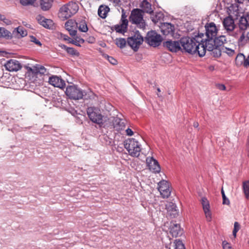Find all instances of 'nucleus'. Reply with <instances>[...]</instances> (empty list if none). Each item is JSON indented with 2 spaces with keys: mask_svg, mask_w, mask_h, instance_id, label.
<instances>
[{
  "mask_svg": "<svg viewBox=\"0 0 249 249\" xmlns=\"http://www.w3.org/2000/svg\"><path fill=\"white\" fill-rule=\"evenodd\" d=\"M203 34L198 35L195 37L185 36L180 39L181 45V51L185 52L191 54L197 53L199 50L200 43L202 42V37Z\"/></svg>",
  "mask_w": 249,
  "mask_h": 249,
  "instance_id": "obj_1",
  "label": "nucleus"
},
{
  "mask_svg": "<svg viewBox=\"0 0 249 249\" xmlns=\"http://www.w3.org/2000/svg\"><path fill=\"white\" fill-rule=\"evenodd\" d=\"M66 94L70 98L73 100H79L84 96H87V98H92L94 97V94L90 89L85 91L75 85H70L67 87Z\"/></svg>",
  "mask_w": 249,
  "mask_h": 249,
  "instance_id": "obj_2",
  "label": "nucleus"
},
{
  "mask_svg": "<svg viewBox=\"0 0 249 249\" xmlns=\"http://www.w3.org/2000/svg\"><path fill=\"white\" fill-rule=\"evenodd\" d=\"M78 9L79 6L77 3L69 2L60 8L58 17L62 20H66L76 14Z\"/></svg>",
  "mask_w": 249,
  "mask_h": 249,
  "instance_id": "obj_3",
  "label": "nucleus"
},
{
  "mask_svg": "<svg viewBox=\"0 0 249 249\" xmlns=\"http://www.w3.org/2000/svg\"><path fill=\"white\" fill-rule=\"evenodd\" d=\"M129 20L132 24H136L138 27L144 29L146 23L143 19L142 10L139 8L133 9L129 16Z\"/></svg>",
  "mask_w": 249,
  "mask_h": 249,
  "instance_id": "obj_4",
  "label": "nucleus"
},
{
  "mask_svg": "<svg viewBox=\"0 0 249 249\" xmlns=\"http://www.w3.org/2000/svg\"><path fill=\"white\" fill-rule=\"evenodd\" d=\"M87 114L92 122L101 124L104 127L108 118L107 117L103 116L100 112V110L98 108L93 107L88 108Z\"/></svg>",
  "mask_w": 249,
  "mask_h": 249,
  "instance_id": "obj_5",
  "label": "nucleus"
},
{
  "mask_svg": "<svg viewBox=\"0 0 249 249\" xmlns=\"http://www.w3.org/2000/svg\"><path fill=\"white\" fill-rule=\"evenodd\" d=\"M124 146L131 156L138 157L140 155L141 151V145L134 139L126 140L124 142Z\"/></svg>",
  "mask_w": 249,
  "mask_h": 249,
  "instance_id": "obj_6",
  "label": "nucleus"
},
{
  "mask_svg": "<svg viewBox=\"0 0 249 249\" xmlns=\"http://www.w3.org/2000/svg\"><path fill=\"white\" fill-rule=\"evenodd\" d=\"M162 39V37L160 34L152 30L147 33L144 40L149 46L156 47L160 45Z\"/></svg>",
  "mask_w": 249,
  "mask_h": 249,
  "instance_id": "obj_7",
  "label": "nucleus"
},
{
  "mask_svg": "<svg viewBox=\"0 0 249 249\" xmlns=\"http://www.w3.org/2000/svg\"><path fill=\"white\" fill-rule=\"evenodd\" d=\"M144 39L139 31L135 32L134 35L127 39V43L134 51H137Z\"/></svg>",
  "mask_w": 249,
  "mask_h": 249,
  "instance_id": "obj_8",
  "label": "nucleus"
},
{
  "mask_svg": "<svg viewBox=\"0 0 249 249\" xmlns=\"http://www.w3.org/2000/svg\"><path fill=\"white\" fill-rule=\"evenodd\" d=\"M112 126L116 130L119 131L125 127L124 121L118 117H110L108 118L104 127Z\"/></svg>",
  "mask_w": 249,
  "mask_h": 249,
  "instance_id": "obj_9",
  "label": "nucleus"
},
{
  "mask_svg": "<svg viewBox=\"0 0 249 249\" xmlns=\"http://www.w3.org/2000/svg\"><path fill=\"white\" fill-rule=\"evenodd\" d=\"M216 46L213 38H207L205 41H203L202 38V42L200 43L199 50L198 51V55L200 57L205 55L206 50L211 51L213 49L214 47Z\"/></svg>",
  "mask_w": 249,
  "mask_h": 249,
  "instance_id": "obj_10",
  "label": "nucleus"
},
{
  "mask_svg": "<svg viewBox=\"0 0 249 249\" xmlns=\"http://www.w3.org/2000/svg\"><path fill=\"white\" fill-rule=\"evenodd\" d=\"M128 21L127 19V15L124 9L122 10V16L120 23L116 24L112 27V29L116 32L124 34L127 31Z\"/></svg>",
  "mask_w": 249,
  "mask_h": 249,
  "instance_id": "obj_11",
  "label": "nucleus"
},
{
  "mask_svg": "<svg viewBox=\"0 0 249 249\" xmlns=\"http://www.w3.org/2000/svg\"><path fill=\"white\" fill-rule=\"evenodd\" d=\"M25 68L29 75H47L49 74V70L39 64H36L32 67L25 66Z\"/></svg>",
  "mask_w": 249,
  "mask_h": 249,
  "instance_id": "obj_12",
  "label": "nucleus"
},
{
  "mask_svg": "<svg viewBox=\"0 0 249 249\" xmlns=\"http://www.w3.org/2000/svg\"><path fill=\"white\" fill-rule=\"evenodd\" d=\"M219 26H216L213 22L207 23L205 25V34L207 37L208 38H215L219 30Z\"/></svg>",
  "mask_w": 249,
  "mask_h": 249,
  "instance_id": "obj_13",
  "label": "nucleus"
},
{
  "mask_svg": "<svg viewBox=\"0 0 249 249\" xmlns=\"http://www.w3.org/2000/svg\"><path fill=\"white\" fill-rule=\"evenodd\" d=\"M158 190L163 198H168L171 194L169 183L165 180H162L158 183Z\"/></svg>",
  "mask_w": 249,
  "mask_h": 249,
  "instance_id": "obj_14",
  "label": "nucleus"
},
{
  "mask_svg": "<svg viewBox=\"0 0 249 249\" xmlns=\"http://www.w3.org/2000/svg\"><path fill=\"white\" fill-rule=\"evenodd\" d=\"M163 46L172 52L181 51L180 39L179 40H168L163 42Z\"/></svg>",
  "mask_w": 249,
  "mask_h": 249,
  "instance_id": "obj_15",
  "label": "nucleus"
},
{
  "mask_svg": "<svg viewBox=\"0 0 249 249\" xmlns=\"http://www.w3.org/2000/svg\"><path fill=\"white\" fill-rule=\"evenodd\" d=\"M160 28L161 32L164 36H173L174 35L175 27L174 25L170 23H161Z\"/></svg>",
  "mask_w": 249,
  "mask_h": 249,
  "instance_id": "obj_16",
  "label": "nucleus"
},
{
  "mask_svg": "<svg viewBox=\"0 0 249 249\" xmlns=\"http://www.w3.org/2000/svg\"><path fill=\"white\" fill-rule=\"evenodd\" d=\"M169 230L170 234H171L173 237L180 236L183 234V229L181 228L179 224L171 222L170 223Z\"/></svg>",
  "mask_w": 249,
  "mask_h": 249,
  "instance_id": "obj_17",
  "label": "nucleus"
},
{
  "mask_svg": "<svg viewBox=\"0 0 249 249\" xmlns=\"http://www.w3.org/2000/svg\"><path fill=\"white\" fill-rule=\"evenodd\" d=\"M6 69L9 71H17L22 68L21 64L17 60L10 59L4 65Z\"/></svg>",
  "mask_w": 249,
  "mask_h": 249,
  "instance_id": "obj_18",
  "label": "nucleus"
},
{
  "mask_svg": "<svg viewBox=\"0 0 249 249\" xmlns=\"http://www.w3.org/2000/svg\"><path fill=\"white\" fill-rule=\"evenodd\" d=\"M222 24L225 30L229 33L232 32L235 27L234 21L231 16L224 18L222 21Z\"/></svg>",
  "mask_w": 249,
  "mask_h": 249,
  "instance_id": "obj_19",
  "label": "nucleus"
},
{
  "mask_svg": "<svg viewBox=\"0 0 249 249\" xmlns=\"http://www.w3.org/2000/svg\"><path fill=\"white\" fill-rule=\"evenodd\" d=\"M146 160L150 170L154 173H159L160 171V167L157 160L152 157H148Z\"/></svg>",
  "mask_w": 249,
  "mask_h": 249,
  "instance_id": "obj_20",
  "label": "nucleus"
},
{
  "mask_svg": "<svg viewBox=\"0 0 249 249\" xmlns=\"http://www.w3.org/2000/svg\"><path fill=\"white\" fill-rule=\"evenodd\" d=\"M166 209L167 214L172 218H175L179 214V210L176 203H167L166 204Z\"/></svg>",
  "mask_w": 249,
  "mask_h": 249,
  "instance_id": "obj_21",
  "label": "nucleus"
},
{
  "mask_svg": "<svg viewBox=\"0 0 249 249\" xmlns=\"http://www.w3.org/2000/svg\"><path fill=\"white\" fill-rule=\"evenodd\" d=\"M49 83L54 87L63 88L65 86V81L57 76H52L49 78Z\"/></svg>",
  "mask_w": 249,
  "mask_h": 249,
  "instance_id": "obj_22",
  "label": "nucleus"
},
{
  "mask_svg": "<svg viewBox=\"0 0 249 249\" xmlns=\"http://www.w3.org/2000/svg\"><path fill=\"white\" fill-rule=\"evenodd\" d=\"M36 18L39 23L46 28L50 29L53 25V20L46 18L45 17L41 15H38Z\"/></svg>",
  "mask_w": 249,
  "mask_h": 249,
  "instance_id": "obj_23",
  "label": "nucleus"
},
{
  "mask_svg": "<svg viewBox=\"0 0 249 249\" xmlns=\"http://www.w3.org/2000/svg\"><path fill=\"white\" fill-rule=\"evenodd\" d=\"M141 10H142V13H146L151 15L153 13V9L151 4L147 0H143L142 1L140 5Z\"/></svg>",
  "mask_w": 249,
  "mask_h": 249,
  "instance_id": "obj_24",
  "label": "nucleus"
},
{
  "mask_svg": "<svg viewBox=\"0 0 249 249\" xmlns=\"http://www.w3.org/2000/svg\"><path fill=\"white\" fill-rule=\"evenodd\" d=\"M239 27L241 31H245L249 27V15L240 18Z\"/></svg>",
  "mask_w": 249,
  "mask_h": 249,
  "instance_id": "obj_25",
  "label": "nucleus"
},
{
  "mask_svg": "<svg viewBox=\"0 0 249 249\" xmlns=\"http://www.w3.org/2000/svg\"><path fill=\"white\" fill-rule=\"evenodd\" d=\"M17 38H21L27 36V32L26 29L23 27L19 26L16 28L13 31L12 34Z\"/></svg>",
  "mask_w": 249,
  "mask_h": 249,
  "instance_id": "obj_26",
  "label": "nucleus"
},
{
  "mask_svg": "<svg viewBox=\"0 0 249 249\" xmlns=\"http://www.w3.org/2000/svg\"><path fill=\"white\" fill-rule=\"evenodd\" d=\"M215 42V44L216 47H223L224 44L226 43L227 39L225 36L220 35L218 36H216L215 38H213Z\"/></svg>",
  "mask_w": 249,
  "mask_h": 249,
  "instance_id": "obj_27",
  "label": "nucleus"
},
{
  "mask_svg": "<svg viewBox=\"0 0 249 249\" xmlns=\"http://www.w3.org/2000/svg\"><path fill=\"white\" fill-rule=\"evenodd\" d=\"M109 11L108 7L104 5H101L98 10V14L99 17L102 18H105L107 17V14Z\"/></svg>",
  "mask_w": 249,
  "mask_h": 249,
  "instance_id": "obj_28",
  "label": "nucleus"
},
{
  "mask_svg": "<svg viewBox=\"0 0 249 249\" xmlns=\"http://www.w3.org/2000/svg\"><path fill=\"white\" fill-rule=\"evenodd\" d=\"M203 209L207 220L210 221L212 219V214L210 211V203H202Z\"/></svg>",
  "mask_w": 249,
  "mask_h": 249,
  "instance_id": "obj_29",
  "label": "nucleus"
},
{
  "mask_svg": "<svg viewBox=\"0 0 249 249\" xmlns=\"http://www.w3.org/2000/svg\"><path fill=\"white\" fill-rule=\"evenodd\" d=\"M12 33L4 27H0V38H4L6 39L12 38Z\"/></svg>",
  "mask_w": 249,
  "mask_h": 249,
  "instance_id": "obj_30",
  "label": "nucleus"
},
{
  "mask_svg": "<svg viewBox=\"0 0 249 249\" xmlns=\"http://www.w3.org/2000/svg\"><path fill=\"white\" fill-rule=\"evenodd\" d=\"M53 0H41L40 6L43 11L48 10L52 5Z\"/></svg>",
  "mask_w": 249,
  "mask_h": 249,
  "instance_id": "obj_31",
  "label": "nucleus"
},
{
  "mask_svg": "<svg viewBox=\"0 0 249 249\" xmlns=\"http://www.w3.org/2000/svg\"><path fill=\"white\" fill-rule=\"evenodd\" d=\"M164 17V15L162 12H157L155 15L151 16V18L154 23H156L162 20Z\"/></svg>",
  "mask_w": 249,
  "mask_h": 249,
  "instance_id": "obj_32",
  "label": "nucleus"
},
{
  "mask_svg": "<svg viewBox=\"0 0 249 249\" xmlns=\"http://www.w3.org/2000/svg\"><path fill=\"white\" fill-rule=\"evenodd\" d=\"M241 35L238 39V43L239 45H244L247 43L248 38L246 37L245 34V31H240Z\"/></svg>",
  "mask_w": 249,
  "mask_h": 249,
  "instance_id": "obj_33",
  "label": "nucleus"
},
{
  "mask_svg": "<svg viewBox=\"0 0 249 249\" xmlns=\"http://www.w3.org/2000/svg\"><path fill=\"white\" fill-rule=\"evenodd\" d=\"M243 190L246 198H249V181L247 180L243 182Z\"/></svg>",
  "mask_w": 249,
  "mask_h": 249,
  "instance_id": "obj_34",
  "label": "nucleus"
},
{
  "mask_svg": "<svg viewBox=\"0 0 249 249\" xmlns=\"http://www.w3.org/2000/svg\"><path fill=\"white\" fill-rule=\"evenodd\" d=\"M222 51H223L222 47L215 46L213 49L210 52H212L211 54L213 57H218L221 56Z\"/></svg>",
  "mask_w": 249,
  "mask_h": 249,
  "instance_id": "obj_35",
  "label": "nucleus"
},
{
  "mask_svg": "<svg viewBox=\"0 0 249 249\" xmlns=\"http://www.w3.org/2000/svg\"><path fill=\"white\" fill-rule=\"evenodd\" d=\"M127 41L124 38H119L115 39V44L119 48L122 49L125 47Z\"/></svg>",
  "mask_w": 249,
  "mask_h": 249,
  "instance_id": "obj_36",
  "label": "nucleus"
},
{
  "mask_svg": "<svg viewBox=\"0 0 249 249\" xmlns=\"http://www.w3.org/2000/svg\"><path fill=\"white\" fill-rule=\"evenodd\" d=\"M65 25L66 30H68L75 27L76 26H78V23L72 20H69L66 22Z\"/></svg>",
  "mask_w": 249,
  "mask_h": 249,
  "instance_id": "obj_37",
  "label": "nucleus"
},
{
  "mask_svg": "<svg viewBox=\"0 0 249 249\" xmlns=\"http://www.w3.org/2000/svg\"><path fill=\"white\" fill-rule=\"evenodd\" d=\"M79 30L83 32H86L88 30L87 25L85 21H82L78 24Z\"/></svg>",
  "mask_w": 249,
  "mask_h": 249,
  "instance_id": "obj_38",
  "label": "nucleus"
},
{
  "mask_svg": "<svg viewBox=\"0 0 249 249\" xmlns=\"http://www.w3.org/2000/svg\"><path fill=\"white\" fill-rule=\"evenodd\" d=\"M244 59L245 55L242 53H239L235 58V62L238 65L243 64Z\"/></svg>",
  "mask_w": 249,
  "mask_h": 249,
  "instance_id": "obj_39",
  "label": "nucleus"
},
{
  "mask_svg": "<svg viewBox=\"0 0 249 249\" xmlns=\"http://www.w3.org/2000/svg\"><path fill=\"white\" fill-rule=\"evenodd\" d=\"M67 52L71 56H78L79 55V52L73 48L69 47L67 48Z\"/></svg>",
  "mask_w": 249,
  "mask_h": 249,
  "instance_id": "obj_40",
  "label": "nucleus"
},
{
  "mask_svg": "<svg viewBox=\"0 0 249 249\" xmlns=\"http://www.w3.org/2000/svg\"><path fill=\"white\" fill-rule=\"evenodd\" d=\"M175 249H185L184 245L182 241L180 240H176L174 242Z\"/></svg>",
  "mask_w": 249,
  "mask_h": 249,
  "instance_id": "obj_41",
  "label": "nucleus"
},
{
  "mask_svg": "<svg viewBox=\"0 0 249 249\" xmlns=\"http://www.w3.org/2000/svg\"><path fill=\"white\" fill-rule=\"evenodd\" d=\"M36 0H20V3L23 6L32 5Z\"/></svg>",
  "mask_w": 249,
  "mask_h": 249,
  "instance_id": "obj_42",
  "label": "nucleus"
},
{
  "mask_svg": "<svg viewBox=\"0 0 249 249\" xmlns=\"http://www.w3.org/2000/svg\"><path fill=\"white\" fill-rule=\"evenodd\" d=\"M0 20L3 22V23L6 25H10L12 24V21L5 17L3 15H1V18H0Z\"/></svg>",
  "mask_w": 249,
  "mask_h": 249,
  "instance_id": "obj_43",
  "label": "nucleus"
},
{
  "mask_svg": "<svg viewBox=\"0 0 249 249\" xmlns=\"http://www.w3.org/2000/svg\"><path fill=\"white\" fill-rule=\"evenodd\" d=\"M240 229V225L237 222H234V228L232 231V234L234 237L236 236V233Z\"/></svg>",
  "mask_w": 249,
  "mask_h": 249,
  "instance_id": "obj_44",
  "label": "nucleus"
},
{
  "mask_svg": "<svg viewBox=\"0 0 249 249\" xmlns=\"http://www.w3.org/2000/svg\"><path fill=\"white\" fill-rule=\"evenodd\" d=\"M222 50L223 52L227 53L230 56L233 55L235 53L234 50L228 48H224V47H222Z\"/></svg>",
  "mask_w": 249,
  "mask_h": 249,
  "instance_id": "obj_45",
  "label": "nucleus"
},
{
  "mask_svg": "<svg viewBox=\"0 0 249 249\" xmlns=\"http://www.w3.org/2000/svg\"><path fill=\"white\" fill-rule=\"evenodd\" d=\"M222 247L223 249H232L231 244L225 240L222 242Z\"/></svg>",
  "mask_w": 249,
  "mask_h": 249,
  "instance_id": "obj_46",
  "label": "nucleus"
},
{
  "mask_svg": "<svg viewBox=\"0 0 249 249\" xmlns=\"http://www.w3.org/2000/svg\"><path fill=\"white\" fill-rule=\"evenodd\" d=\"M30 40L31 42H34L35 44L38 45V46L41 45V42L38 40H37L36 37L33 36H30Z\"/></svg>",
  "mask_w": 249,
  "mask_h": 249,
  "instance_id": "obj_47",
  "label": "nucleus"
},
{
  "mask_svg": "<svg viewBox=\"0 0 249 249\" xmlns=\"http://www.w3.org/2000/svg\"><path fill=\"white\" fill-rule=\"evenodd\" d=\"M107 58L108 61L113 65H116L117 63V60L111 56L107 55Z\"/></svg>",
  "mask_w": 249,
  "mask_h": 249,
  "instance_id": "obj_48",
  "label": "nucleus"
},
{
  "mask_svg": "<svg viewBox=\"0 0 249 249\" xmlns=\"http://www.w3.org/2000/svg\"><path fill=\"white\" fill-rule=\"evenodd\" d=\"M68 31H69L70 35L72 36H75L76 35L77 32L76 30V27L72 29L68 30Z\"/></svg>",
  "mask_w": 249,
  "mask_h": 249,
  "instance_id": "obj_49",
  "label": "nucleus"
},
{
  "mask_svg": "<svg viewBox=\"0 0 249 249\" xmlns=\"http://www.w3.org/2000/svg\"><path fill=\"white\" fill-rule=\"evenodd\" d=\"M221 194H222V196L223 202H226L227 201H228V202H229V200L228 199V198L226 197V196H225V193L224 192L223 188H222V190H221Z\"/></svg>",
  "mask_w": 249,
  "mask_h": 249,
  "instance_id": "obj_50",
  "label": "nucleus"
},
{
  "mask_svg": "<svg viewBox=\"0 0 249 249\" xmlns=\"http://www.w3.org/2000/svg\"><path fill=\"white\" fill-rule=\"evenodd\" d=\"M243 65L247 67L249 66V55L247 57V58L245 57V59L243 63Z\"/></svg>",
  "mask_w": 249,
  "mask_h": 249,
  "instance_id": "obj_51",
  "label": "nucleus"
},
{
  "mask_svg": "<svg viewBox=\"0 0 249 249\" xmlns=\"http://www.w3.org/2000/svg\"><path fill=\"white\" fill-rule=\"evenodd\" d=\"M125 132L127 135L131 136L133 135V131L131 129L128 128L125 130Z\"/></svg>",
  "mask_w": 249,
  "mask_h": 249,
  "instance_id": "obj_52",
  "label": "nucleus"
},
{
  "mask_svg": "<svg viewBox=\"0 0 249 249\" xmlns=\"http://www.w3.org/2000/svg\"><path fill=\"white\" fill-rule=\"evenodd\" d=\"M87 41L89 43H93L95 41V38L94 37L90 36L87 38Z\"/></svg>",
  "mask_w": 249,
  "mask_h": 249,
  "instance_id": "obj_53",
  "label": "nucleus"
},
{
  "mask_svg": "<svg viewBox=\"0 0 249 249\" xmlns=\"http://www.w3.org/2000/svg\"><path fill=\"white\" fill-rule=\"evenodd\" d=\"M216 87L221 90H225L226 89L225 86L223 84H217Z\"/></svg>",
  "mask_w": 249,
  "mask_h": 249,
  "instance_id": "obj_54",
  "label": "nucleus"
},
{
  "mask_svg": "<svg viewBox=\"0 0 249 249\" xmlns=\"http://www.w3.org/2000/svg\"><path fill=\"white\" fill-rule=\"evenodd\" d=\"M75 40L80 44H83L85 42V40L84 39L79 37H77L75 39Z\"/></svg>",
  "mask_w": 249,
  "mask_h": 249,
  "instance_id": "obj_55",
  "label": "nucleus"
},
{
  "mask_svg": "<svg viewBox=\"0 0 249 249\" xmlns=\"http://www.w3.org/2000/svg\"><path fill=\"white\" fill-rule=\"evenodd\" d=\"M61 36L64 40H68L70 41V39H71V38L68 36L65 35H61Z\"/></svg>",
  "mask_w": 249,
  "mask_h": 249,
  "instance_id": "obj_56",
  "label": "nucleus"
},
{
  "mask_svg": "<svg viewBox=\"0 0 249 249\" xmlns=\"http://www.w3.org/2000/svg\"><path fill=\"white\" fill-rule=\"evenodd\" d=\"M59 46L62 48L64 49L67 52V48H68L69 47L66 46V45L64 44H60L59 45Z\"/></svg>",
  "mask_w": 249,
  "mask_h": 249,
  "instance_id": "obj_57",
  "label": "nucleus"
},
{
  "mask_svg": "<svg viewBox=\"0 0 249 249\" xmlns=\"http://www.w3.org/2000/svg\"><path fill=\"white\" fill-rule=\"evenodd\" d=\"M70 42H72L73 44H75V45L76 46H80V43H78L77 41H76V40L75 41H70Z\"/></svg>",
  "mask_w": 249,
  "mask_h": 249,
  "instance_id": "obj_58",
  "label": "nucleus"
},
{
  "mask_svg": "<svg viewBox=\"0 0 249 249\" xmlns=\"http://www.w3.org/2000/svg\"><path fill=\"white\" fill-rule=\"evenodd\" d=\"M193 126L195 128H197L199 126V124L197 122H196L194 123Z\"/></svg>",
  "mask_w": 249,
  "mask_h": 249,
  "instance_id": "obj_59",
  "label": "nucleus"
},
{
  "mask_svg": "<svg viewBox=\"0 0 249 249\" xmlns=\"http://www.w3.org/2000/svg\"><path fill=\"white\" fill-rule=\"evenodd\" d=\"M208 202L207 199L205 197L202 198V202Z\"/></svg>",
  "mask_w": 249,
  "mask_h": 249,
  "instance_id": "obj_60",
  "label": "nucleus"
},
{
  "mask_svg": "<svg viewBox=\"0 0 249 249\" xmlns=\"http://www.w3.org/2000/svg\"><path fill=\"white\" fill-rule=\"evenodd\" d=\"M236 2L239 3H242L245 0H235Z\"/></svg>",
  "mask_w": 249,
  "mask_h": 249,
  "instance_id": "obj_61",
  "label": "nucleus"
},
{
  "mask_svg": "<svg viewBox=\"0 0 249 249\" xmlns=\"http://www.w3.org/2000/svg\"><path fill=\"white\" fill-rule=\"evenodd\" d=\"M247 37L248 38V41H249V32L247 34Z\"/></svg>",
  "mask_w": 249,
  "mask_h": 249,
  "instance_id": "obj_62",
  "label": "nucleus"
},
{
  "mask_svg": "<svg viewBox=\"0 0 249 249\" xmlns=\"http://www.w3.org/2000/svg\"><path fill=\"white\" fill-rule=\"evenodd\" d=\"M157 91L158 92H160V89L159 88H157Z\"/></svg>",
  "mask_w": 249,
  "mask_h": 249,
  "instance_id": "obj_63",
  "label": "nucleus"
},
{
  "mask_svg": "<svg viewBox=\"0 0 249 249\" xmlns=\"http://www.w3.org/2000/svg\"><path fill=\"white\" fill-rule=\"evenodd\" d=\"M157 95H158L159 97H160V96H161V95H160L159 93H157Z\"/></svg>",
  "mask_w": 249,
  "mask_h": 249,
  "instance_id": "obj_64",
  "label": "nucleus"
}]
</instances>
